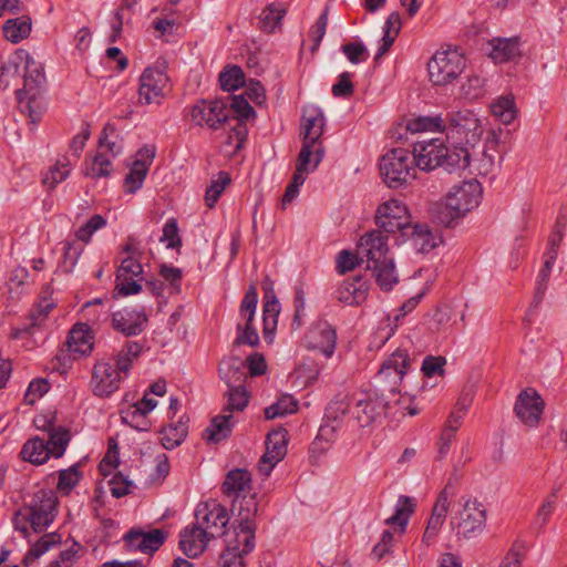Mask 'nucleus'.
I'll return each instance as SVG.
<instances>
[{"label": "nucleus", "instance_id": "nucleus-1", "mask_svg": "<svg viewBox=\"0 0 567 567\" xmlns=\"http://www.w3.org/2000/svg\"><path fill=\"white\" fill-rule=\"evenodd\" d=\"M367 261V268L375 277L382 290H391L398 282L393 259L388 257V236L381 230L364 234L358 245V255L342 250L337 257V269L340 274L353 270L360 261Z\"/></svg>", "mask_w": 567, "mask_h": 567}, {"label": "nucleus", "instance_id": "nucleus-2", "mask_svg": "<svg viewBox=\"0 0 567 567\" xmlns=\"http://www.w3.org/2000/svg\"><path fill=\"white\" fill-rule=\"evenodd\" d=\"M185 116L196 125L212 130L229 126L228 143L235 138V150H240L248 135L247 123L255 121L256 112L255 109H190Z\"/></svg>", "mask_w": 567, "mask_h": 567}, {"label": "nucleus", "instance_id": "nucleus-3", "mask_svg": "<svg viewBox=\"0 0 567 567\" xmlns=\"http://www.w3.org/2000/svg\"><path fill=\"white\" fill-rule=\"evenodd\" d=\"M482 186L476 179L464 181L452 187L445 204L435 203L431 207V216L440 225L451 227L453 221L478 206Z\"/></svg>", "mask_w": 567, "mask_h": 567}, {"label": "nucleus", "instance_id": "nucleus-4", "mask_svg": "<svg viewBox=\"0 0 567 567\" xmlns=\"http://www.w3.org/2000/svg\"><path fill=\"white\" fill-rule=\"evenodd\" d=\"M14 59L17 62H10L0 69V83H3V78L16 75L18 72V63H23L24 85L22 90L17 91L18 102L29 105L35 103L45 83L42 64L37 62L34 58L24 50H18Z\"/></svg>", "mask_w": 567, "mask_h": 567}, {"label": "nucleus", "instance_id": "nucleus-5", "mask_svg": "<svg viewBox=\"0 0 567 567\" xmlns=\"http://www.w3.org/2000/svg\"><path fill=\"white\" fill-rule=\"evenodd\" d=\"M458 503L461 508L451 519L455 536L460 540L478 537L486 527L487 511L485 505L472 496H463Z\"/></svg>", "mask_w": 567, "mask_h": 567}, {"label": "nucleus", "instance_id": "nucleus-6", "mask_svg": "<svg viewBox=\"0 0 567 567\" xmlns=\"http://www.w3.org/2000/svg\"><path fill=\"white\" fill-rule=\"evenodd\" d=\"M238 526L234 528L231 537L226 539V548L228 549L230 545H234V553L236 554V558H244V556L248 555L255 548V530L256 526L254 523V517L258 511L257 501L254 497H249L248 499H243L240 503L238 502Z\"/></svg>", "mask_w": 567, "mask_h": 567}, {"label": "nucleus", "instance_id": "nucleus-7", "mask_svg": "<svg viewBox=\"0 0 567 567\" xmlns=\"http://www.w3.org/2000/svg\"><path fill=\"white\" fill-rule=\"evenodd\" d=\"M483 132L484 124L470 109H460L446 117L445 134L456 144H464L474 150Z\"/></svg>", "mask_w": 567, "mask_h": 567}, {"label": "nucleus", "instance_id": "nucleus-8", "mask_svg": "<svg viewBox=\"0 0 567 567\" xmlns=\"http://www.w3.org/2000/svg\"><path fill=\"white\" fill-rule=\"evenodd\" d=\"M380 172L390 188H400L415 178L416 166L410 151L393 148L382 156Z\"/></svg>", "mask_w": 567, "mask_h": 567}, {"label": "nucleus", "instance_id": "nucleus-9", "mask_svg": "<svg viewBox=\"0 0 567 567\" xmlns=\"http://www.w3.org/2000/svg\"><path fill=\"white\" fill-rule=\"evenodd\" d=\"M351 402L350 417L360 429L381 423L388 408V401L383 395L372 390L354 392Z\"/></svg>", "mask_w": 567, "mask_h": 567}, {"label": "nucleus", "instance_id": "nucleus-10", "mask_svg": "<svg viewBox=\"0 0 567 567\" xmlns=\"http://www.w3.org/2000/svg\"><path fill=\"white\" fill-rule=\"evenodd\" d=\"M466 61L457 50L437 51L427 63L430 81L434 85H447L465 69Z\"/></svg>", "mask_w": 567, "mask_h": 567}, {"label": "nucleus", "instance_id": "nucleus-11", "mask_svg": "<svg viewBox=\"0 0 567 567\" xmlns=\"http://www.w3.org/2000/svg\"><path fill=\"white\" fill-rule=\"evenodd\" d=\"M258 305V292L255 284H251L239 306V317L243 322H238L236 327V338L234 346H249L256 348L260 343L257 328L254 326L256 309Z\"/></svg>", "mask_w": 567, "mask_h": 567}, {"label": "nucleus", "instance_id": "nucleus-12", "mask_svg": "<svg viewBox=\"0 0 567 567\" xmlns=\"http://www.w3.org/2000/svg\"><path fill=\"white\" fill-rule=\"evenodd\" d=\"M169 79L163 65L150 66L140 78V100L145 104H161L169 92Z\"/></svg>", "mask_w": 567, "mask_h": 567}, {"label": "nucleus", "instance_id": "nucleus-13", "mask_svg": "<svg viewBox=\"0 0 567 567\" xmlns=\"http://www.w3.org/2000/svg\"><path fill=\"white\" fill-rule=\"evenodd\" d=\"M58 497L50 489L37 492L29 506V520L35 533L47 529L56 514Z\"/></svg>", "mask_w": 567, "mask_h": 567}, {"label": "nucleus", "instance_id": "nucleus-14", "mask_svg": "<svg viewBox=\"0 0 567 567\" xmlns=\"http://www.w3.org/2000/svg\"><path fill=\"white\" fill-rule=\"evenodd\" d=\"M196 524L203 526L204 532L210 537L216 538L226 534L225 528L229 523L228 511L216 501L200 503L197 506Z\"/></svg>", "mask_w": 567, "mask_h": 567}, {"label": "nucleus", "instance_id": "nucleus-15", "mask_svg": "<svg viewBox=\"0 0 567 567\" xmlns=\"http://www.w3.org/2000/svg\"><path fill=\"white\" fill-rule=\"evenodd\" d=\"M412 364L405 347L398 348L388 357L378 373L380 381L388 383L389 391L395 392Z\"/></svg>", "mask_w": 567, "mask_h": 567}, {"label": "nucleus", "instance_id": "nucleus-16", "mask_svg": "<svg viewBox=\"0 0 567 567\" xmlns=\"http://www.w3.org/2000/svg\"><path fill=\"white\" fill-rule=\"evenodd\" d=\"M121 382V371L110 361L100 360L94 364L90 382L94 395L109 396L120 389Z\"/></svg>", "mask_w": 567, "mask_h": 567}, {"label": "nucleus", "instance_id": "nucleus-17", "mask_svg": "<svg viewBox=\"0 0 567 567\" xmlns=\"http://www.w3.org/2000/svg\"><path fill=\"white\" fill-rule=\"evenodd\" d=\"M377 225L385 233L403 231L410 226L408 208L398 199H390L378 207Z\"/></svg>", "mask_w": 567, "mask_h": 567}, {"label": "nucleus", "instance_id": "nucleus-18", "mask_svg": "<svg viewBox=\"0 0 567 567\" xmlns=\"http://www.w3.org/2000/svg\"><path fill=\"white\" fill-rule=\"evenodd\" d=\"M545 402L533 388L522 390L516 399L514 412L527 426H536L543 415Z\"/></svg>", "mask_w": 567, "mask_h": 567}, {"label": "nucleus", "instance_id": "nucleus-19", "mask_svg": "<svg viewBox=\"0 0 567 567\" xmlns=\"http://www.w3.org/2000/svg\"><path fill=\"white\" fill-rule=\"evenodd\" d=\"M288 432L285 429H276L268 433L266 440V452L258 463L259 472L269 476L275 465L280 462L287 453Z\"/></svg>", "mask_w": 567, "mask_h": 567}, {"label": "nucleus", "instance_id": "nucleus-20", "mask_svg": "<svg viewBox=\"0 0 567 567\" xmlns=\"http://www.w3.org/2000/svg\"><path fill=\"white\" fill-rule=\"evenodd\" d=\"M261 288L265 293L262 306V336L265 341L271 344L275 340L280 305L274 290V281L269 277L262 280Z\"/></svg>", "mask_w": 567, "mask_h": 567}, {"label": "nucleus", "instance_id": "nucleus-21", "mask_svg": "<svg viewBox=\"0 0 567 567\" xmlns=\"http://www.w3.org/2000/svg\"><path fill=\"white\" fill-rule=\"evenodd\" d=\"M411 158L416 168L424 172L440 167L443 158V141L430 138L415 142Z\"/></svg>", "mask_w": 567, "mask_h": 567}, {"label": "nucleus", "instance_id": "nucleus-22", "mask_svg": "<svg viewBox=\"0 0 567 567\" xmlns=\"http://www.w3.org/2000/svg\"><path fill=\"white\" fill-rule=\"evenodd\" d=\"M251 489V474L249 471L245 468H235L227 473L226 478L221 485V491L227 496H234L233 501V512L238 513V502L240 503L243 499H248L249 497H254L255 495L247 494L250 493Z\"/></svg>", "mask_w": 567, "mask_h": 567}, {"label": "nucleus", "instance_id": "nucleus-23", "mask_svg": "<svg viewBox=\"0 0 567 567\" xmlns=\"http://www.w3.org/2000/svg\"><path fill=\"white\" fill-rule=\"evenodd\" d=\"M155 154V146L144 145L137 151L136 159L133 162L130 172L126 174L124 179L126 193L134 194L143 186Z\"/></svg>", "mask_w": 567, "mask_h": 567}, {"label": "nucleus", "instance_id": "nucleus-24", "mask_svg": "<svg viewBox=\"0 0 567 567\" xmlns=\"http://www.w3.org/2000/svg\"><path fill=\"white\" fill-rule=\"evenodd\" d=\"M326 125V117L320 109L306 110L300 121L299 136L303 143L322 145L321 136Z\"/></svg>", "mask_w": 567, "mask_h": 567}, {"label": "nucleus", "instance_id": "nucleus-25", "mask_svg": "<svg viewBox=\"0 0 567 567\" xmlns=\"http://www.w3.org/2000/svg\"><path fill=\"white\" fill-rule=\"evenodd\" d=\"M146 321L144 310L125 308L112 315L113 328L127 337L140 334L144 330Z\"/></svg>", "mask_w": 567, "mask_h": 567}, {"label": "nucleus", "instance_id": "nucleus-26", "mask_svg": "<svg viewBox=\"0 0 567 567\" xmlns=\"http://www.w3.org/2000/svg\"><path fill=\"white\" fill-rule=\"evenodd\" d=\"M210 537L204 532L202 525L194 523L179 534V548L189 557L195 558L204 553Z\"/></svg>", "mask_w": 567, "mask_h": 567}, {"label": "nucleus", "instance_id": "nucleus-27", "mask_svg": "<svg viewBox=\"0 0 567 567\" xmlns=\"http://www.w3.org/2000/svg\"><path fill=\"white\" fill-rule=\"evenodd\" d=\"M369 286L362 276L346 279L338 288L336 296L340 302L349 306H359L368 297Z\"/></svg>", "mask_w": 567, "mask_h": 567}, {"label": "nucleus", "instance_id": "nucleus-28", "mask_svg": "<svg viewBox=\"0 0 567 567\" xmlns=\"http://www.w3.org/2000/svg\"><path fill=\"white\" fill-rule=\"evenodd\" d=\"M473 156H476V152H470L464 144H457L450 148L443 143V158L440 167L449 173H456L465 169Z\"/></svg>", "mask_w": 567, "mask_h": 567}, {"label": "nucleus", "instance_id": "nucleus-29", "mask_svg": "<svg viewBox=\"0 0 567 567\" xmlns=\"http://www.w3.org/2000/svg\"><path fill=\"white\" fill-rule=\"evenodd\" d=\"M246 365L241 359L230 357L220 361L218 367L219 378L227 388H244L247 380Z\"/></svg>", "mask_w": 567, "mask_h": 567}, {"label": "nucleus", "instance_id": "nucleus-30", "mask_svg": "<svg viewBox=\"0 0 567 567\" xmlns=\"http://www.w3.org/2000/svg\"><path fill=\"white\" fill-rule=\"evenodd\" d=\"M323 145H315L302 142L301 150L296 159L295 174H301V176L307 178L309 173L317 169L323 158Z\"/></svg>", "mask_w": 567, "mask_h": 567}, {"label": "nucleus", "instance_id": "nucleus-31", "mask_svg": "<svg viewBox=\"0 0 567 567\" xmlns=\"http://www.w3.org/2000/svg\"><path fill=\"white\" fill-rule=\"evenodd\" d=\"M403 234L412 240L414 248L422 254L431 251L441 243V238L435 236L426 224L410 225Z\"/></svg>", "mask_w": 567, "mask_h": 567}, {"label": "nucleus", "instance_id": "nucleus-32", "mask_svg": "<svg viewBox=\"0 0 567 567\" xmlns=\"http://www.w3.org/2000/svg\"><path fill=\"white\" fill-rule=\"evenodd\" d=\"M235 423L233 414L224 412V414L216 415L212 419L209 426L203 432V437L208 443H219L230 436Z\"/></svg>", "mask_w": 567, "mask_h": 567}, {"label": "nucleus", "instance_id": "nucleus-33", "mask_svg": "<svg viewBox=\"0 0 567 567\" xmlns=\"http://www.w3.org/2000/svg\"><path fill=\"white\" fill-rule=\"evenodd\" d=\"M42 427L49 434V440L45 442L48 443L50 456L55 458L63 456L71 441L70 430L64 426H55L53 422H48V426L43 425Z\"/></svg>", "mask_w": 567, "mask_h": 567}, {"label": "nucleus", "instance_id": "nucleus-34", "mask_svg": "<svg viewBox=\"0 0 567 567\" xmlns=\"http://www.w3.org/2000/svg\"><path fill=\"white\" fill-rule=\"evenodd\" d=\"M415 507L414 498L405 495L399 496L394 514L386 518L384 524L398 527L400 534L405 533L409 519L414 513Z\"/></svg>", "mask_w": 567, "mask_h": 567}, {"label": "nucleus", "instance_id": "nucleus-35", "mask_svg": "<svg viewBox=\"0 0 567 567\" xmlns=\"http://www.w3.org/2000/svg\"><path fill=\"white\" fill-rule=\"evenodd\" d=\"M66 344L70 352L81 355L90 354L93 350L92 337L85 323L75 324L69 333Z\"/></svg>", "mask_w": 567, "mask_h": 567}, {"label": "nucleus", "instance_id": "nucleus-36", "mask_svg": "<svg viewBox=\"0 0 567 567\" xmlns=\"http://www.w3.org/2000/svg\"><path fill=\"white\" fill-rule=\"evenodd\" d=\"M351 406V398L349 399L348 394L338 393L326 409L323 424L337 425L338 429L346 414H350Z\"/></svg>", "mask_w": 567, "mask_h": 567}, {"label": "nucleus", "instance_id": "nucleus-37", "mask_svg": "<svg viewBox=\"0 0 567 567\" xmlns=\"http://www.w3.org/2000/svg\"><path fill=\"white\" fill-rule=\"evenodd\" d=\"M311 338L315 340V347L327 357L334 352L337 342V331L328 322H320L311 330Z\"/></svg>", "mask_w": 567, "mask_h": 567}, {"label": "nucleus", "instance_id": "nucleus-38", "mask_svg": "<svg viewBox=\"0 0 567 567\" xmlns=\"http://www.w3.org/2000/svg\"><path fill=\"white\" fill-rule=\"evenodd\" d=\"M489 45V56L495 63H505L519 55L516 39H493Z\"/></svg>", "mask_w": 567, "mask_h": 567}, {"label": "nucleus", "instance_id": "nucleus-39", "mask_svg": "<svg viewBox=\"0 0 567 567\" xmlns=\"http://www.w3.org/2000/svg\"><path fill=\"white\" fill-rule=\"evenodd\" d=\"M20 455L32 464H43L50 457L48 443L39 436L32 437L23 444Z\"/></svg>", "mask_w": 567, "mask_h": 567}, {"label": "nucleus", "instance_id": "nucleus-40", "mask_svg": "<svg viewBox=\"0 0 567 567\" xmlns=\"http://www.w3.org/2000/svg\"><path fill=\"white\" fill-rule=\"evenodd\" d=\"M31 27V19L28 16H21L6 21L2 27V32L8 41L19 43L30 35Z\"/></svg>", "mask_w": 567, "mask_h": 567}, {"label": "nucleus", "instance_id": "nucleus-41", "mask_svg": "<svg viewBox=\"0 0 567 567\" xmlns=\"http://www.w3.org/2000/svg\"><path fill=\"white\" fill-rule=\"evenodd\" d=\"M266 102V91L259 81L250 80L241 95L235 96L228 106H250L254 103L258 106ZM221 106H227L223 104Z\"/></svg>", "mask_w": 567, "mask_h": 567}, {"label": "nucleus", "instance_id": "nucleus-42", "mask_svg": "<svg viewBox=\"0 0 567 567\" xmlns=\"http://www.w3.org/2000/svg\"><path fill=\"white\" fill-rule=\"evenodd\" d=\"M446 118L442 116H417L406 122V130L412 133L442 132L445 133Z\"/></svg>", "mask_w": 567, "mask_h": 567}, {"label": "nucleus", "instance_id": "nucleus-43", "mask_svg": "<svg viewBox=\"0 0 567 567\" xmlns=\"http://www.w3.org/2000/svg\"><path fill=\"white\" fill-rule=\"evenodd\" d=\"M224 398L226 399L223 412L233 414L234 412H243L249 403V393L244 388H229Z\"/></svg>", "mask_w": 567, "mask_h": 567}, {"label": "nucleus", "instance_id": "nucleus-44", "mask_svg": "<svg viewBox=\"0 0 567 567\" xmlns=\"http://www.w3.org/2000/svg\"><path fill=\"white\" fill-rule=\"evenodd\" d=\"M485 93V81L477 76L472 75L464 81L460 86V99L466 103H474Z\"/></svg>", "mask_w": 567, "mask_h": 567}, {"label": "nucleus", "instance_id": "nucleus-45", "mask_svg": "<svg viewBox=\"0 0 567 567\" xmlns=\"http://www.w3.org/2000/svg\"><path fill=\"white\" fill-rule=\"evenodd\" d=\"M218 80L221 89L227 92L238 90L246 84L244 71L237 65L225 66Z\"/></svg>", "mask_w": 567, "mask_h": 567}, {"label": "nucleus", "instance_id": "nucleus-46", "mask_svg": "<svg viewBox=\"0 0 567 567\" xmlns=\"http://www.w3.org/2000/svg\"><path fill=\"white\" fill-rule=\"evenodd\" d=\"M286 13L281 3H271L267 6L259 17L260 28L266 32H274Z\"/></svg>", "mask_w": 567, "mask_h": 567}, {"label": "nucleus", "instance_id": "nucleus-47", "mask_svg": "<svg viewBox=\"0 0 567 567\" xmlns=\"http://www.w3.org/2000/svg\"><path fill=\"white\" fill-rule=\"evenodd\" d=\"M162 444L166 450L175 449L181 445L187 435L186 423L179 421L177 424H171L162 430Z\"/></svg>", "mask_w": 567, "mask_h": 567}, {"label": "nucleus", "instance_id": "nucleus-48", "mask_svg": "<svg viewBox=\"0 0 567 567\" xmlns=\"http://www.w3.org/2000/svg\"><path fill=\"white\" fill-rule=\"evenodd\" d=\"M142 352V346L135 341H127L125 346L116 355V368L123 372L128 373L132 363Z\"/></svg>", "mask_w": 567, "mask_h": 567}, {"label": "nucleus", "instance_id": "nucleus-49", "mask_svg": "<svg viewBox=\"0 0 567 567\" xmlns=\"http://www.w3.org/2000/svg\"><path fill=\"white\" fill-rule=\"evenodd\" d=\"M298 402L292 395H282L277 402L265 409V417L272 420L297 411Z\"/></svg>", "mask_w": 567, "mask_h": 567}, {"label": "nucleus", "instance_id": "nucleus-50", "mask_svg": "<svg viewBox=\"0 0 567 567\" xmlns=\"http://www.w3.org/2000/svg\"><path fill=\"white\" fill-rule=\"evenodd\" d=\"M70 162L66 157L59 159L54 166L50 168L44 178L42 179L43 185L49 189L54 188L59 183L63 182L70 174Z\"/></svg>", "mask_w": 567, "mask_h": 567}, {"label": "nucleus", "instance_id": "nucleus-51", "mask_svg": "<svg viewBox=\"0 0 567 567\" xmlns=\"http://www.w3.org/2000/svg\"><path fill=\"white\" fill-rule=\"evenodd\" d=\"M56 544L55 534H47L42 536L25 554L22 564L28 567L44 553H47L53 545Z\"/></svg>", "mask_w": 567, "mask_h": 567}, {"label": "nucleus", "instance_id": "nucleus-52", "mask_svg": "<svg viewBox=\"0 0 567 567\" xmlns=\"http://www.w3.org/2000/svg\"><path fill=\"white\" fill-rule=\"evenodd\" d=\"M230 181L228 173L219 172L218 178L213 181L206 189L205 202L207 207L213 208L216 205L226 186L230 184Z\"/></svg>", "mask_w": 567, "mask_h": 567}, {"label": "nucleus", "instance_id": "nucleus-53", "mask_svg": "<svg viewBox=\"0 0 567 567\" xmlns=\"http://www.w3.org/2000/svg\"><path fill=\"white\" fill-rule=\"evenodd\" d=\"M111 159L103 153H97L91 164L85 168V176L92 178L109 177L111 175Z\"/></svg>", "mask_w": 567, "mask_h": 567}, {"label": "nucleus", "instance_id": "nucleus-54", "mask_svg": "<svg viewBox=\"0 0 567 567\" xmlns=\"http://www.w3.org/2000/svg\"><path fill=\"white\" fill-rule=\"evenodd\" d=\"M82 477V473L79 470V465L74 464L66 470L59 472L58 489L63 494H69L79 483Z\"/></svg>", "mask_w": 567, "mask_h": 567}, {"label": "nucleus", "instance_id": "nucleus-55", "mask_svg": "<svg viewBox=\"0 0 567 567\" xmlns=\"http://www.w3.org/2000/svg\"><path fill=\"white\" fill-rule=\"evenodd\" d=\"M337 431V425L322 424L319 429L316 440L310 445L311 453H324L330 442L333 441Z\"/></svg>", "mask_w": 567, "mask_h": 567}, {"label": "nucleus", "instance_id": "nucleus-56", "mask_svg": "<svg viewBox=\"0 0 567 567\" xmlns=\"http://www.w3.org/2000/svg\"><path fill=\"white\" fill-rule=\"evenodd\" d=\"M556 501H557V491L551 492L544 501L542 506L538 508L535 519H534V527L538 530H542L547 522L549 520L551 514L554 513L556 508Z\"/></svg>", "mask_w": 567, "mask_h": 567}, {"label": "nucleus", "instance_id": "nucleus-57", "mask_svg": "<svg viewBox=\"0 0 567 567\" xmlns=\"http://www.w3.org/2000/svg\"><path fill=\"white\" fill-rule=\"evenodd\" d=\"M159 241L166 243V247L168 249H179L182 247V238L179 236L178 224L175 218H169L165 223Z\"/></svg>", "mask_w": 567, "mask_h": 567}, {"label": "nucleus", "instance_id": "nucleus-58", "mask_svg": "<svg viewBox=\"0 0 567 567\" xmlns=\"http://www.w3.org/2000/svg\"><path fill=\"white\" fill-rule=\"evenodd\" d=\"M143 272V267L140 262V257L127 256L121 262L117 269V280L126 281L133 277H138Z\"/></svg>", "mask_w": 567, "mask_h": 567}, {"label": "nucleus", "instance_id": "nucleus-59", "mask_svg": "<svg viewBox=\"0 0 567 567\" xmlns=\"http://www.w3.org/2000/svg\"><path fill=\"white\" fill-rule=\"evenodd\" d=\"M121 417L124 423L137 431H147L150 429L147 415L134 405L124 411Z\"/></svg>", "mask_w": 567, "mask_h": 567}, {"label": "nucleus", "instance_id": "nucleus-60", "mask_svg": "<svg viewBox=\"0 0 567 567\" xmlns=\"http://www.w3.org/2000/svg\"><path fill=\"white\" fill-rule=\"evenodd\" d=\"M105 225L106 219L102 215L96 214L76 230V238L83 243H89L92 235Z\"/></svg>", "mask_w": 567, "mask_h": 567}, {"label": "nucleus", "instance_id": "nucleus-61", "mask_svg": "<svg viewBox=\"0 0 567 567\" xmlns=\"http://www.w3.org/2000/svg\"><path fill=\"white\" fill-rule=\"evenodd\" d=\"M50 390V383L45 379H35L30 382L25 394L24 401L28 404H33L38 399L43 396Z\"/></svg>", "mask_w": 567, "mask_h": 567}, {"label": "nucleus", "instance_id": "nucleus-62", "mask_svg": "<svg viewBox=\"0 0 567 567\" xmlns=\"http://www.w3.org/2000/svg\"><path fill=\"white\" fill-rule=\"evenodd\" d=\"M394 544V535L386 529L382 533L380 540L373 546L371 556L373 559L380 560L390 553Z\"/></svg>", "mask_w": 567, "mask_h": 567}, {"label": "nucleus", "instance_id": "nucleus-63", "mask_svg": "<svg viewBox=\"0 0 567 567\" xmlns=\"http://www.w3.org/2000/svg\"><path fill=\"white\" fill-rule=\"evenodd\" d=\"M446 363V360L444 357H433L427 355L424 358L421 367V371L425 377H433L435 374L443 375L444 373V365Z\"/></svg>", "mask_w": 567, "mask_h": 567}, {"label": "nucleus", "instance_id": "nucleus-64", "mask_svg": "<svg viewBox=\"0 0 567 567\" xmlns=\"http://www.w3.org/2000/svg\"><path fill=\"white\" fill-rule=\"evenodd\" d=\"M165 539L166 535L161 529H153L148 533H144V554H153L156 551L164 544Z\"/></svg>", "mask_w": 567, "mask_h": 567}]
</instances>
